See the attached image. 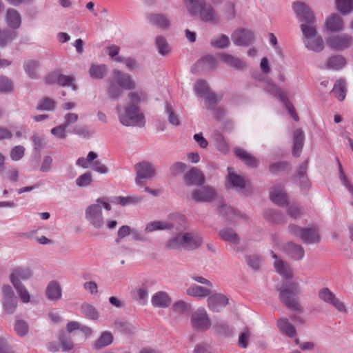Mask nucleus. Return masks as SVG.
Instances as JSON below:
<instances>
[{
  "label": "nucleus",
  "instance_id": "nucleus-36",
  "mask_svg": "<svg viewBox=\"0 0 353 353\" xmlns=\"http://www.w3.org/2000/svg\"><path fill=\"white\" fill-rule=\"evenodd\" d=\"M304 135L303 132L298 129L294 132V147L293 154L294 156H299L303 144Z\"/></svg>",
  "mask_w": 353,
  "mask_h": 353
},
{
  "label": "nucleus",
  "instance_id": "nucleus-50",
  "mask_svg": "<svg viewBox=\"0 0 353 353\" xmlns=\"http://www.w3.org/2000/svg\"><path fill=\"white\" fill-rule=\"evenodd\" d=\"M67 124H61L53 128L51 130V134L59 139H65L67 137Z\"/></svg>",
  "mask_w": 353,
  "mask_h": 353
},
{
  "label": "nucleus",
  "instance_id": "nucleus-44",
  "mask_svg": "<svg viewBox=\"0 0 353 353\" xmlns=\"http://www.w3.org/2000/svg\"><path fill=\"white\" fill-rule=\"evenodd\" d=\"M212 45L217 48H227L230 44L229 38L225 34H220L213 38L211 41Z\"/></svg>",
  "mask_w": 353,
  "mask_h": 353
},
{
  "label": "nucleus",
  "instance_id": "nucleus-43",
  "mask_svg": "<svg viewBox=\"0 0 353 353\" xmlns=\"http://www.w3.org/2000/svg\"><path fill=\"white\" fill-rule=\"evenodd\" d=\"M113 341V336L111 332H104L102 333L99 339L96 341L95 346L97 347H103L110 345Z\"/></svg>",
  "mask_w": 353,
  "mask_h": 353
},
{
  "label": "nucleus",
  "instance_id": "nucleus-4",
  "mask_svg": "<svg viewBox=\"0 0 353 353\" xmlns=\"http://www.w3.org/2000/svg\"><path fill=\"white\" fill-rule=\"evenodd\" d=\"M299 293L300 288L297 282H285L280 289V298L288 307L299 311L301 305L296 297Z\"/></svg>",
  "mask_w": 353,
  "mask_h": 353
},
{
  "label": "nucleus",
  "instance_id": "nucleus-30",
  "mask_svg": "<svg viewBox=\"0 0 353 353\" xmlns=\"http://www.w3.org/2000/svg\"><path fill=\"white\" fill-rule=\"evenodd\" d=\"M325 26L327 30L336 32L343 29V22L339 15L333 14L326 20Z\"/></svg>",
  "mask_w": 353,
  "mask_h": 353
},
{
  "label": "nucleus",
  "instance_id": "nucleus-52",
  "mask_svg": "<svg viewBox=\"0 0 353 353\" xmlns=\"http://www.w3.org/2000/svg\"><path fill=\"white\" fill-rule=\"evenodd\" d=\"M134 294L136 299H137L141 303L145 304L146 303L148 299V289L146 286L142 285L137 288L134 291Z\"/></svg>",
  "mask_w": 353,
  "mask_h": 353
},
{
  "label": "nucleus",
  "instance_id": "nucleus-49",
  "mask_svg": "<svg viewBox=\"0 0 353 353\" xmlns=\"http://www.w3.org/2000/svg\"><path fill=\"white\" fill-rule=\"evenodd\" d=\"M141 201V199L140 197H136V196H117L115 197L114 199V202L120 204L121 205H125L128 204H135Z\"/></svg>",
  "mask_w": 353,
  "mask_h": 353
},
{
  "label": "nucleus",
  "instance_id": "nucleus-22",
  "mask_svg": "<svg viewBox=\"0 0 353 353\" xmlns=\"http://www.w3.org/2000/svg\"><path fill=\"white\" fill-rule=\"evenodd\" d=\"M212 288H208L205 285L201 286L196 284H193L186 290V294L188 296L197 298H208L212 292Z\"/></svg>",
  "mask_w": 353,
  "mask_h": 353
},
{
  "label": "nucleus",
  "instance_id": "nucleus-6",
  "mask_svg": "<svg viewBox=\"0 0 353 353\" xmlns=\"http://www.w3.org/2000/svg\"><path fill=\"white\" fill-rule=\"evenodd\" d=\"M185 222V218L182 215L172 214L168 216L166 221H154L148 223L145 228V232H152L156 230H165L181 226Z\"/></svg>",
  "mask_w": 353,
  "mask_h": 353
},
{
  "label": "nucleus",
  "instance_id": "nucleus-24",
  "mask_svg": "<svg viewBox=\"0 0 353 353\" xmlns=\"http://www.w3.org/2000/svg\"><path fill=\"white\" fill-rule=\"evenodd\" d=\"M272 256L275 259L274 265L276 272L284 278L292 277V272L289 265L282 260H279L277 256L272 252Z\"/></svg>",
  "mask_w": 353,
  "mask_h": 353
},
{
  "label": "nucleus",
  "instance_id": "nucleus-45",
  "mask_svg": "<svg viewBox=\"0 0 353 353\" xmlns=\"http://www.w3.org/2000/svg\"><path fill=\"white\" fill-rule=\"evenodd\" d=\"M121 88L114 79L111 80L108 82L107 88L108 94L110 98L117 99L121 94Z\"/></svg>",
  "mask_w": 353,
  "mask_h": 353
},
{
  "label": "nucleus",
  "instance_id": "nucleus-17",
  "mask_svg": "<svg viewBox=\"0 0 353 353\" xmlns=\"http://www.w3.org/2000/svg\"><path fill=\"white\" fill-rule=\"evenodd\" d=\"M74 79L70 76H65L58 73H52L46 77V81L49 84L57 83L62 86H71L73 90H76V85L74 83Z\"/></svg>",
  "mask_w": 353,
  "mask_h": 353
},
{
  "label": "nucleus",
  "instance_id": "nucleus-29",
  "mask_svg": "<svg viewBox=\"0 0 353 353\" xmlns=\"http://www.w3.org/2000/svg\"><path fill=\"white\" fill-rule=\"evenodd\" d=\"M270 199L279 205H284L288 203V197L282 188H274L270 192Z\"/></svg>",
  "mask_w": 353,
  "mask_h": 353
},
{
  "label": "nucleus",
  "instance_id": "nucleus-38",
  "mask_svg": "<svg viewBox=\"0 0 353 353\" xmlns=\"http://www.w3.org/2000/svg\"><path fill=\"white\" fill-rule=\"evenodd\" d=\"M228 181L235 188H243L245 185V179L235 174L232 168H228Z\"/></svg>",
  "mask_w": 353,
  "mask_h": 353
},
{
  "label": "nucleus",
  "instance_id": "nucleus-31",
  "mask_svg": "<svg viewBox=\"0 0 353 353\" xmlns=\"http://www.w3.org/2000/svg\"><path fill=\"white\" fill-rule=\"evenodd\" d=\"M236 156L242 160L246 165L250 167H256L258 160L254 156L249 154L247 151L241 148H236L234 150Z\"/></svg>",
  "mask_w": 353,
  "mask_h": 353
},
{
  "label": "nucleus",
  "instance_id": "nucleus-35",
  "mask_svg": "<svg viewBox=\"0 0 353 353\" xmlns=\"http://www.w3.org/2000/svg\"><path fill=\"white\" fill-rule=\"evenodd\" d=\"M185 235L188 236L185 238V248H197L201 245L203 242L202 238L199 234L193 232H185Z\"/></svg>",
  "mask_w": 353,
  "mask_h": 353
},
{
  "label": "nucleus",
  "instance_id": "nucleus-40",
  "mask_svg": "<svg viewBox=\"0 0 353 353\" xmlns=\"http://www.w3.org/2000/svg\"><path fill=\"white\" fill-rule=\"evenodd\" d=\"M149 19L154 25L161 28H166L169 26L170 23L168 19L163 15L159 14H151Z\"/></svg>",
  "mask_w": 353,
  "mask_h": 353
},
{
  "label": "nucleus",
  "instance_id": "nucleus-25",
  "mask_svg": "<svg viewBox=\"0 0 353 353\" xmlns=\"http://www.w3.org/2000/svg\"><path fill=\"white\" fill-rule=\"evenodd\" d=\"M188 236L185 233H178L172 236L167 242L166 248L168 249L175 250L181 248H185V238Z\"/></svg>",
  "mask_w": 353,
  "mask_h": 353
},
{
  "label": "nucleus",
  "instance_id": "nucleus-59",
  "mask_svg": "<svg viewBox=\"0 0 353 353\" xmlns=\"http://www.w3.org/2000/svg\"><path fill=\"white\" fill-rule=\"evenodd\" d=\"M339 170H340L339 178H340L343 185L347 188V190L349 191V192L353 196V185L345 175L343 170L342 169V165L339 161Z\"/></svg>",
  "mask_w": 353,
  "mask_h": 353
},
{
  "label": "nucleus",
  "instance_id": "nucleus-5",
  "mask_svg": "<svg viewBox=\"0 0 353 353\" xmlns=\"http://www.w3.org/2000/svg\"><path fill=\"white\" fill-rule=\"evenodd\" d=\"M304 43L307 48L314 52H319L323 49V41L322 38L317 34L314 25L301 23Z\"/></svg>",
  "mask_w": 353,
  "mask_h": 353
},
{
  "label": "nucleus",
  "instance_id": "nucleus-26",
  "mask_svg": "<svg viewBox=\"0 0 353 353\" xmlns=\"http://www.w3.org/2000/svg\"><path fill=\"white\" fill-rule=\"evenodd\" d=\"M47 297L52 301H57L62 296V290L59 283L52 281L49 283L46 290Z\"/></svg>",
  "mask_w": 353,
  "mask_h": 353
},
{
  "label": "nucleus",
  "instance_id": "nucleus-15",
  "mask_svg": "<svg viewBox=\"0 0 353 353\" xmlns=\"http://www.w3.org/2000/svg\"><path fill=\"white\" fill-rule=\"evenodd\" d=\"M233 42L239 46H246L254 39V34L251 30L238 29L232 35Z\"/></svg>",
  "mask_w": 353,
  "mask_h": 353
},
{
  "label": "nucleus",
  "instance_id": "nucleus-48",
  "mask_svg": "<svg viewBox=\"0 0 353 353\" xmlns=\"http://www.w3.org/2000/svg\"><path fill=\"white\" fill-rule=\"evenodd\" d=\"M17 290V292L19 295L21 301L25 303L30 302V295L26 288V287L23 284L14 285H13Z\"/></svg>",
  "mask_w": 353,
  "mask_h": 353
},
{
  "label": "nucleus",
  "instance_id": "nucleus-51",
  "mask_svg": "<svg viewBox=\"0 0 353 353\" xmlns=\"http://www.w3.org/2000/svg\"><path fill=\"white\" fill-rule=\"evenodd\" d=\"M251 335L250 330L245 327L239 336L238 344L242 348H246L248 345L249 339Z\"/></svg>",
  "mask_w": 353,
  "mask_h": 353
},
{
  "label": "nucleus",
  "instance_id": "nucleus-47",
  "mask_svg": "<svg viewBox=\"0 0 353 353\" xmlns=\"http://www.w3.org/2000/svg\"><path fill=\"white\" fill-rule=\"evenodd\" d=\"M219 236L223 240L233 244H236L239 241V238L236 234L231 230L226 229L220 231Z\"/></svg>",
  "mask_w": 353,
  "mask_h": 353
},
{
  "label": "nucleus",
  "instance_id": "nucleus-18",
  "mask_svg": "<svg viewBox=\"0 0 353 353\" xmlns=\"http://www.w3.org/2000/svg\"><path fill=\"white\" fill-rule=\"evenodd\" d=\"M32 275L31 270L28 268L19 267L14 268L10 275V282L13 285L22 284L21 281L30 279Z\"/></svg>",
  "mask_w": 353,
  "mask_h": 353
},
{
  "label": "nucleus",
  "instance_id": "nucleus-8",
  "mask_svg": "<svg viewBox=\"0 0 353 353\" xmlns=\"http://www.w3.org/2000/svg\"><path fill=\"white\" fill-rule=\"evenodd\" d=\"M292 9L296 17L302 23H306L310 26L314 24V16L310 8L305 3L296 1L292 4Z\"/></svg>",
  "mask_w": 353,
  "mask_h": 353
},
{
  "label": "nucleus",
  "instance_id": "nucleus-61",
  "mask_svg": "<svg viewBox=\"0 0 353 353\" xmlns=\"http://www.w3.org/2000/svg\"><path fill=\"white\" fill-rule=\"evenodd\" d=\"M6 178L12 183H17L19 181V172L14 168H8L6 172Z\"/></svg>",
  "mask_w": 353,
  "mask_h": 353
},
{
  "label": "nucleus",
  "instance_id": "nucleus-64",
  "mask_svg": "<svg viewBox=\"0 0 353 353\" xmlns=\"http://www.w3.org/2000/svg\"><path fill=\"white\" fill-rule=\"evenodd\" d=\"M12 90V82L5 77H0V92H9Z\"/></svg>",
  "mask_w": 353,
  "mask_h": 353
},
{
  "label": "nucleus",
  "instance_id": "nucleus-19",
  "mask_svg": "<svg viewBox=\"0 0 353 353\" xmlns=\"http://www.w3.org/2000/svg\"><path fill=\"white\" fill-rule=\"evenodd\" d=\"M113 79L121 88L130 90L136 87L135 83L129 74H124L119 70L113 72Z\"/></svg>",
  "mask_w": 353,
  "mask_h": 353
},
{
  "label": "nucleus",
  "instance_id": "nucleus-2",
  "mask_svg": "<svg viewBox=\"0 0 353 353\" xmlns=\"http://www.w3.org/2000/svg\"><path fill=\"white\" fill-rule=\"evenodd\" d=\"M102 206L106 210H111V206L107 200L105 198H100L96 201L95 203L89 205L85 212L86 220L97 229L101 228L104 224Z\"/></svg>",
  "mask_w": 353,
  "mask_h": 353
},
{
  "label": "nucleus",
  "instance_id": "nucleus-53",
  "mask_svg": "<svg viewBox=\"0 0 353 353\" xmlns=\"http://www.w3.org/2000/svg\"><path fill=\"white\" fill-rule=\"evenodd\" d=\"M97 157V154L94 152H90L88 154L86 159L85 158H79L77 161V164L81 167L84 168H88L90 166L91 162L95 159Z\"/></svg>",
  "mask_w": 353,
  "mask_h": 353
},
{
  "label": "nucleus",
  "instance_id": "nucleus-1",
  "mask_svg": "<svg viewBox=\"0 0 353 353\" xmlns=\"http://www.w3.org/2000/svg\"><path fill=\"white\" fill-rule=\"evenodd\" d=\"M128 99L129 101L123 107L117 108L120 123L125 126H144L145 117L138 107V104L147 99L146 93L141 90L130 92Z\"/></svg>",
  "mask_w": 353,
  "mask_h": 353
},
{
  "label": "nucleus",
  "instance_id": "nucleus-56",
  "mask_svg": "<svg viewBox=\"0 0 353 353\" xmlns=\"http://www.w3.org/2000/svg\"><path fill=\"white\" fill-rule=\"evenodd\" d=\"M17 34L14 31L0 32V46H4L15 38Z\"/></svg>",
  "mask_w": 353,
  "mask_h": 353
},
{
  "label": "nucleus",
  "instance_id": "nucleus-12",
  "mask_svg": "<svg viewBox=\"0 0 353 353\" xmlns=\"http://www.w3.org/2000/svg\"><path fill=\"white\" fill-rule=\"evenodd\" d=\"M2 292L3 310L7 313L12 314L17 307V301L12 288L9 285H4L2 288Z\"/></svg>",
  "mask_w": 353,
  "mask_h": 353
},
{
  "label": "nucleus",
  "instance_id": "nucleus-11",
  "mask_svg": "<svg viewBox=\"0 0 353 353\" xmlns=\"http://www.w3.org/2000/svg\"><path fill=\"white\" fill-rule=\"evenodd\" d=\"M319 297L324 302L333 305L339 312H345L346 311L345 306L336 295L328 288H322L319 292Z\"/></svg>",
  "mask_w": 353,
  "mask_h": 353
},
{
  "label": "nucleus",
  "instance_id": "nucleus-54",
  "mask_svg": "<svg viewBox=\"0 0 353 353\" xmlns=\"http://www.w3.org/2000/svg\"><path fill=\"white\" fill-rule=\"evenodd\" d=\"M25 154V148L22 145L14 147L10 153V157L12 161H19L23 158Z\"/></svg>",
  "mask_w": 353,
  "mask_h": 353
},
{
  "label": "nucleus",
  "instance_id": "nucleus-3",
  "mask_svg": "<svg viewBox=\"0 0 353 353\" xmlns=\"http://www.w3.org/2000/svg\"><path fill=\"white\" fill-rule=\"evenodd\" d=\"M184 3L192 14H200L203 21L206 22L216 23L219 21V16L209 4L203 1L183 0Z\"/></svg>",
  "mask_w": 353,
  "mask_h": 353
},
{
  "label": "nucleus",
  "instance_id": "nucleus-13",
  "mask_svg": "<svg viewBox=\"0 0 353 353\" xmlns=\"http://www.w3.org/2000/svg\"><path fill=\"white\" fill-rule=\"evenodd\" d=\"M229 303L228 297L221 293H212L207 299L208 306L213 312H219L220 309L225 307Z\"/></svg>",
  "mask_w": 353,
  "mask_h": 353
},
{
  "label": "nucleus",
  "instance_id": "nucleus-55",
  "mask_svg": "<svg viewBox=\"0 0 353 353\" xmlns=\"http://www.w3.org/2000/svg\"><path fill=\"white\" fill-rule=\"evenodd\" d=\"M25 70L31 78H35L37 75L38 63L35 61H28L25 63Z\"/></svg>",
  "mask_w": 353,
  "mask_h": 353
},
{
  "label": "nucleus",
  "instance_id": "nucleus-23",
  "mask_svg": "<svg viewBox=\"0 0 353 353\" xmlns=\"http://www.w3.org/2000/svg\"><path fill=\"white\" fill-rule=\"evenodd\" d=\"M151 302L154 307H166L170 304L171 299L166 292L159 291L152 296Z\"/></svg>",
  "mask_w": 353,
  "mask_h": 353
},
{
  "label": "nucleus",
  "instance_id": "nucleus-57",
  "mask_svg": "<svg viewBox=\"0 0 353 353\" xmlns=\"http://www.w3.org/2000/svg\"><path fill=\"white\" fill-rule=\"evenodd\" d=\"M14 330L19 336H24L28 334L29 327L24 321L18 320L15 323Z\"/></svg>",
  "mask_w": 353,
  "mask_h": 353
},
{
  "label": "nucleus",
  "instance_id": "nucleus-20",
  "mask_svg": "<svg viewBox=\"0 0 353 353\" xmlns=\"http://www.w3.org/2000/svg\"><path fill=\"white\" fill-rule=\"evenodd\" d=\"M184 181L188 185H199L204 183L205 178L201 170L193 168L184 176Z\"/></svg>",
  "mask_w": 353,
  "mask_h": 353
},
{
  "label": "nucleus",
  "instance_id": "nucleus-63",
  "mask_svg": "<svg viewBox=\"0 0 353 353\" xmlns=\"http://www.w3.org/2000/svg\"><path fill=\"white\" fill-rule=\"evenodd\" d=\"M54 107V101L51 99L46 98L39 101L37 109L41 110H52Z\"/></svg>",
  "mask_w": 353,
  "mask_h": 353
},
{
  "label": "nucleus",
  "instance_id": "nucleus-21",
  "mask_svg": "<svg viewBox=\"0 0 353 353\" xmlns=\"http://www.w3.org/2000/svg\"><path fill=\"white\" fill-rule=\"evenodd\" d=\"M194 90L197 94L203 97L208 103H216L215 96L210 92L208 85L204 81H196L194 85Z\"/></svg>",
  "mask_w": 353,
  "mask_h": 353
},
{
  "label": "nucleus",
  "instance_id": "nucleus-41",
  "mask_svg": "<svg viewBox=\"0 0 353 353\" xmlns=\"http://www.w3.org/2000/svg\"><path fill=\"white\" fill-rule=\"evenodd\" d=\"M338 10L343 14H347L353 10V0H336Z\"/></svg>",
  "mask_w": 353,
  "mask_h": 353
},
{
  "label": "nucleus",
  "instance_id": "nucleus-32",
  "mask_svg": "<svg viewBox=\"0 0 353 353\" xmlns=\"http://www.w3.org/2000/svg\"><path fill=\"white\" fill-rule=\"evenodd\" d=\"M271 91H272L275 94L278 95L280 99L282 100L283 103L285 105L287 109L288 110L290 114H291L292 117L297 121L299 120L298 115L295 112L294 108L293 105L288 101L287 98L285 97L283 92H282L281 90L278 89L274 85H271Z\"/></svg>",
  "mask_w": 353,
  "mask_h": 353
},
{
  "label": "nucleus",
  "instance_id": "nucleus-42",
  "mask_svg": "<svg viewBox=\"0 0 353 353\" xmlns=\"http://www.w3.org/2000/svg\"><path fill=\"white\" fill-rule=\"evenodd\" d=\"M223 17L227 20H231L235 17V6L232 2H227L224 4L222 10Z\"/></svg>",
  "mask_w": 353,
  "mask_h": 353
},
{
  "label": "nucleus",
  "instance_id": "nucleus-62",
  "mask_svg": "<svg viewBox=\"0 0 353 353\" xmlns=\"http://www.w3.org/2000/svg\"><path fill=\"white\" fill-rule=\"evenodd\" d=\"M92 181V175L90 173H85L79 176L76 180V183L79 187H85L90 185Z\"/></svg>",
  "mask_w": 353,
  "mask_h": 353
},
{
  "label": "nucleus",
  "instance_id": "nucleus-16",
  "mask_svg": "<svg viewBox=\"0 0 353 353\" xmlns=\"http://www.w3.org/2000/svg\"><path fill=\"white\" fill-rule=\"evenodd\" d=\"M215 190L209 187H204L194 191L192 194V199L199 202H210L216 198Z\"/></svg>",
  "mask_w": 353,
  "mask_h": 353
},
{
  "label": "nucleus",
  "instance_id": "nucleus-14",
  "mask_svg": "<svg viewBox=\"0 0 353 353\" xmlns=\"http://www.w3.org/2000/svg\"><path fill=\"white\" fill-rule=\"evenodd\" d=\"M328 45L336 50H343L352 43V37L348 34H342L330 37L327 41Z\"/></svg>",
  "mask_w": 353,
  "mask_h": 353
},
{
  "label": "nucleus",
  "instance_id": "nucleus-28",
  "mask_svg": "<svg viewBox=\"0 0 353 353\" xmlns=\"http://www.w3.org/2000/svg\"><path fill=\"white\" fill-rule=\"evenodd\" d=\"M6 21L10 28L17 29L21 26V16L17 10L8 9L6 12Z\"/></svg>",
  "mask_w": 353,
  "mask_h": 353
},
{
  "label": "nucleus",
  "instance_id": "nucleus-46",
  "mask_svg": "<svg viewBox=\"0 0 353 353\" xmlns=\"http://www.w3.org/2000/svg\"><path fill=\"white\" fill-rule=\"evenodd\" d=\"M346 63L345 59L341 56H334L330 58L327 65L329 68L339 70L342 68Z\"/></svg>",
  "mask_w": 353,
  "mask_h": 353
},
{
  "label": "nucleus",
  "instance_id": "nucleus-39",
  "mask_svg": "<svg viewBox=\"0 0 353 353\" xmlns=\"http://www.w3.org/2000/svg\"><path fill=\"white\" fill-rule=\"evenodd\" d=\"M108 68L105 65L92 64L89 70L92 78L102 79L106 74Z\"/></svg>",
  "mask_w": 353,
  "mask_h": 353
},
{
  "label": "nucleus",
  "instance_id": "nucleus-33",
  "mask_svg": "<svg viewBox=\"0 0 353 353\" xmlns=\"http://www.w3.org/2000/svg\"><path fill=\"white\" fill-rule=\"evenodd\" d=\"M219 57L224 63L236 69H242L245 67V63L244 62L230 54L221 53L219 54Z\"/></svg>",
  "mask_w": 353,
  "mask_h": 353
},
{
  "label": "nucleus",
  "instance_id": "nucleus-37",
  "mask_svg": "<svg viewBox=\"0 0 353 353\" xmlns=\"http://www.w3.org/2000/svg\"><path fill=\"white\" fill-rule=\"evenodd\" d=\"M285 250L287 253L294 259L299 260L303 256L304 252L303 248L301 246L295 245L292 243H288Z\"/></svg>",
  "mask_w": 353,
  "mask_h": 353
},
{
  "label": "nucleus",
  "instance_id": "nucleus-58",
  "mask_svg": "<svg viewBox=\"0 0 353 353\" xmlns=\"http://www.w3.org/2000/svg\"><path fill=\"white\" fill-rule=\"evenodd\" d=\"M82 310L83 314L90 319H97L99 316L97 310L89 304L83 305Z\"/></svg>",
  "mask_w": 353,
  "mask_h": 353
},
{
  "label": "nucleus",
  "instance_id": "nucleus-9",
  "mask_svg": "<svg viewBox=\"0 0 353 353\" xmlns=\"http://www.w3.org/2000/svg\"><path fill=\"white\" fill-rule=\"evenodd\" d=\"M191 323L194 328L200 330H206L211 325L207 311L203 307L198 308L193 312Z\"/></svg>",
  "mask_w": 353,
  "mask_h": 353
},
{
  "label": "nucleus",
  "instance_id": "nucleus-7",
  "mask_svg": "<svg viewBox=\"0 0 353 353\" xmlns=\"http://www.w3.org/2000/svg\"><path fill=\"white\" fill-rule=\"evenodd\" d=\"M289 231L306 243H316L319 241V232L314 228H301L292 225L289 226Z\"/></svg>",
  "mask_w": 353,
  "mask_h": 353
},
{
  "label": "nucleus",
  "instance_id": "nucleus-27",
  "mask_svg": "<svg viewBox=\"0 0 353 353\" xmlns=\"http://www.w3.org/2000/svg\"><path fill=\"white\" fill-rule=\"evenodd\" d=\"M279 330L288 337L293 338L296 336V330L287 319L282 318L277 321Z\"/></svg>",
  "mask_w": 353,
  "mask_h": 353
},
{
  "label": "nucleus",
  "instance_id": "nucleus-60",
  "mask_svg": "<svg viewBox=\"0 0 353 353\" xmlns=\"http://www.w3.org/2000/svg\"><path fill=\"white\" fill-rule=\"evenodd\" d=\"M156 43L160 54L164 55L170 52V47L164 38L157 37Z\"/></svg>",
  "mask_w": 353,
  "mask_h": 353
},
{
  "label": "nucleus",
  "instance_id": "nucleus-34",
  "mask_svg": "<svg viewBox=\"0 0 353 353\" xmlns=\"http://www.w3.org/2000/svg\"><path fill=\"white\" fill-rule=\"evenodd\" d=\"M332 94L339 101L345 99L346 94L345 82L343 79H339L336 81L332 89Z\"/></svg>",
  "mask_w": 353,
  "mask_h": 353
},
{
  "label": "nucleus",
  "instance_id": "nucleus-10",
  "mask_svg": "<svg viewBox=\"0 0 353 353\" xmlns=\"http://www.w3.org/2000/svg\"><path fill=\"white\" fill-rule=\"evenodd\" d=\"M137 172L136 182L138 185H142V179H150L155 174L154 165L148 161H142L135 165Z\"/></svg>",
  "mask_w": 353,
  "mask_h": 353
}]
</instances>
